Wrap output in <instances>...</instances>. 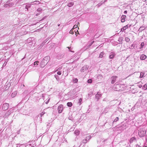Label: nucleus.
<instances>
[{
    "instance_id": "1",
    "label": "nucleus",
    "mask_w": 147,
    "mask_h": 147,
    "mask_svg": "<svg viewBox=\"0 0 147 147\" xmlns=\"http://www.w3.org/2000/svg\"><path fill=\"white\" fill-rule=\"evenodd\" d=\"M146 131L145 129L141 128L138 131V135L140 137L144 136L146 135Z\"/></svg>"
},
{
    "instance_id": "2",
    "label": "nucleus",
    "mask_w": 147,
    "mask_h": 147,
    "mask_svg": "<svg viewBox=\"0 0 147 147\" xmlns=\"http://www.w3.org/2000/svg\"><path fill=\"white\" fill-rule=\"evenodd\" d=\"M89 66L87 65H84L80 69V71L81 72H86L89 68Z\"/></svg>"
},
{
    "instance_id": "3",
    "label": "nucleus",
    "mask_w": 147,
    "mask_h": 147,
    "mask_svg": "<svg viewBox=\"0 0 147 147\" xmlns=\"http://www.w3.org/2000/svg\"><path fill=\"white\" fill-rule=\"evenodd\" d=\"M117 78L118 77L117 76H112L110 78L111 80V83L112 84H114L116 82L117 79Z\"/></svg>"
},
{
    "instance_id": "4",
    "label": "nucleus",
    "mask_w": 147,
    "mask_h": 147,
    "mask_svg": "<svg viewBox=\"0 0 147 147\" xmlns=\"http://www.w3.org/2000/svg\"><path fill=\"white\" fill-rule=\"evenodd\" d=\"M9 107V104L5 103L3 104L2 106V108L4 110H6L8 109Z\"/></svg>"
},
{
    "instance_id": "5",
    "label": "nucleus",
    "mask_w": 147,
    "mask_h": 147,
    "mask_svg": "<svg viewBox=\"0 0 147 147\" xmlns=\"http://www.w3.org/2000/svg\"><path fill=\"white\" fill-rule=\"evenodd\" d=\"M47 63L48 62L42 60L40 63V66L41 67L43 68L47 64Z\"/></svg>"
},
{
    "instance_id": "6",
    "label": "nucleus",
    "mask_w": 147,
    "mask_h": 147,
    "mask_svg": "<svg viewBox=\"0 0 147 147\" xmlns=\"http://www.w3.org/2000/svg\"><path fill=\"white\" fill-rule=\"evenodd\" d=\"M63 105H60L58 106V110L59 113H60L62 112L63 109Z\"/></svg>"
},
{
    "instance_id": "7",
    "label": "nucleus",
    "mask_w": 147,
    "mask_h": 147,
    "mask_svg": "<svg viewBox=\"0 0 147 147\" xmlns=\"http://www.w3.org/2000/svg\"><path fill=\"white\" fill-rule=\"evenodd\" d=\"M113 87V88L115 89V91H117L120 90L119 89L118 87H120V85L118 84H115Z\"/></svg>"
},
{
    "instance_id": "8",
    "label": "nucleus",
    "mask_w": 147,
    "mask_h": 147,
    "mask_svg": "<svg viewBox=\"0 0 147 147\" xmlns=\"http://www.w3.org/2000/svg\"><path fill=\"white\" fill-rule=\"evenodd\" d=\"M102 95L100 94V93L98 92L97 94L95 95L96 98L97 99V101H98L100 98L101 97Z\"/></svg>"
},
{
    "instance_id": "9",
    "label": "nucleus",
    "mask_w": 147,
    "mask_h": 147,
    "mask_svg": "<svg viewBox=\"0 0 147 147\" xmlns=\"http://www.w3.org/2000/svg\"><path fill=\"white\" fill-rule=\"evenodd\" d=\"M11 112L12 111H10V110H8L4 115V117L5 118L7 117L10 114Z\"/></svg>"
},
{
    "instance_id": "10",
    "label": "nucleus",
    "mask_w": 147,
    "mask_h": 147,
    "mask_svg": "<svg viewBox=\"0 0 147 147\" xmlns=\"http://www.w3.org/2000/svg\"><path fill=\"white\" fill-rule=\"evenodd\" d=\"M110 55L109 56V58L110 59H112L116 55L115 53L113 52H111L110 53Z\"/></svg>"
},
{
    "instance_id": "11",
    "label": "nucleus",
    "mask_w": 147,
    "mask_h": 147,
    "mask_svg": "<svg viewBox=\"0 0 147 147\" xmlns=\"http://www.w3.org/2000/svg\"><path fill=\"white\" fill-rule=\"evenodd\" d=\"M147 57L146 56L144 55H142L140 57V59L142 60L145 59Z\"/></svg>"
},
{
    "instance_id": "12",
    "label": "nucleus",
    "mask_w": 147,
    "mask_h": 147,
    "mask_svg": "<svg viewBox=\"0 0 147 147\" xmlns=\"http://www.w3.org/2000/svg\"><path fill=\"white\" fill-rule=\"evenodd\" d=\"M40 3V2L38 1H35L31 3L32 5L38 4Z\"/></svg>"
},
{
    "instance_id": "13",
    "label": "nucleus",
    "mask_w": 147,
    "mask_h": 147,
    "mask_svg": "<svg viewBox=\"0 0 147 147\" xmlns=\"http://www.w3.org/2000/svg\"><path fill=\"white\" fill-rule=\"evenodd\" d=\"M136 138L135 137H133L130 139L129 142L130 143H132L134 141L136 140Z\"/></svg>"
},
{
    "instance_id": "14",
    "label": "nucleus",
    "mask_w": 147,
    "mask_h": 147,
    "mask_svg": "<svg viewBox=\"0 0 147 147\" xmlns=\"http://www.w3.org/2000/svg\"><path fill=\"white\" fill-rule=\"evenodd\" d=\"M123 39V37H120L118 40V41L119 42V43L120 44H122V41Z\"/></svg>"
},
{
    "instance_id": "15",
    "label": "nucleus",
    "mask_w": 147,
    "mask_h": 147,
    "mask_svg": "<svg viewBox=\"0 0 147 147\" xmlns=\"http://www.w3.org/2000/svg\"><path fill=\"white\" fill-rule=\"evenodd\" d=\"M128 28V25L125 26L121 29V31L123 32L124 31L126 30Z\"/></svg>"
},
{
    "instance_id": "16",
    "label": "nucleus",
    "mask_w": 147,
    "mask_h": 147,
    "mask_svg": "<svg viewBox=\"0 0 147 147\" xmlns=\"http://www.w3.org/2000/svg\"><path fill=\"white\" fill-rule=\"evenodd\" d=\"M27 5H26L25 7V8L27 9V10L28 11V9L29 8H30L31 6V5H32L31 4H28V3H26Z\"/></svg>"
},
{
    "instance_id": "17",
    "label": "nucleus",
    "mask_w": 147,
    "mask_h": 147,
    "mask_svg": "<svg viewBox=\"0 0 147 147\" xmlns=\"http://www.w3.org/2000/svg\"><path fill=\"white\" fill-rule=\"evenodd\" d=\"M49 57L48 56H47V57H45L43 60L45 61H47V62H48V61L49 60Z\"/></svg>"
},
{
    "instance_id": "18",
    "label": "nucleus",
    "mask_w": 147,
    "mask_h": 147,
    "mask_svg": "<svg viewBox=\"0 0 147 147\" xmlns=\"http://www.w3.org/2000/svg\"><path fill=\"white\" fill-rule=\"evenodd\" d=\"M74 3L73 2H70L68 4L67 6L69 7H71L74 5Z\"/></svg>"
},
{
    "instance_id": "19",
    "label": "nucleus",
    "mask_w": 147,
    "mask_h": 147,
    "mask_svg": "<svg viewBox=\"0 0 147 147\" xmlns=\"http://www.w3.org/2000/svg\"><path fill=\"white\" fill-rule=\"evenodd\" d=\"M104 54L105 53L103 52H101L100 54L99 57L100 58L103 57H104Z\"/></svg>"
},
{
    "instance_id": "20",
    "label": "nucleus",
    "mask_w": 147,
    "mask_h": 147,
    "mask_svg": "<svg viewBox=\"0 0 147 147\" xmlns=\"http://www.w3.org/2000/svg\"><path fill=\"white\" fill-rule=\"evenodd\" d=\"M9 2V0L4 5V7H9V5H9V4H8Z\"/></svg>"
},
{
    "instance_id": "21",
    "label": "nucleus",
    "mask_w": 147,
    "mask_h": 147,
    "mask_svg": "<svg viewBox=\"0 0 147 147\" xmlns=\"http://www.w3.org/2000/svg\"><path fill=\"white\" fill-rule=\"evenodd\" d=\"M119 117H117L113 121L112 123L113 125V124L115 122H116L117 121H118L119 120Z\"/></svg>"
},
{
    "instance_id": "22",
    "label": "nucleus",
    "mask_w": 147,
    "mask_h": 147,
    "mask_svg": "<svg viewBox=\"0 0 147 147\" xmlns=\"http://www.w3.org/2000/svg\"><path fill=\"white\" fill-rule=\"evenodd\" d=\"M80 133V131L78 130H76L74 131V134L77 136Z\"/></svg>"
},
{
    "instance_id": "23",
    "label": "nucleus",
    "mask_w": 147,
    "mask_h": 147,
    "mask_svg": "<svg viewBox=\"0 0 147 147\" xmlns=\"http://www.w3.org/2000/svg\"><path fill=\"white\" fill-rule=\"evenodd\" d=\"M56 78V80L59 81V76L57 75H55L54 76Z\"/></svg>"
},
{
    "instance_id": "24",
    "label": "nucleus",
    "mask_w": 147,
    "mask_h": 147,
    "mask_svg": "<svg viewBox=\"0 0 147 147\" xmlns=\"http://www.w3.org/2000/svg\"><path fill=\"white\" fill-rule=\"evenodd\" d=\"M88 140L87 139H83L82 141V142L83 143H86L88 142Z\"/></svg>"
},
{
    "instance_id": "25",
    "label": "nucleus",
    "mask_w": 147,
    "mask_h": 147,
    "mask_svg": "<svg viewBox=\"0 0 147 147\" xmlns=\"http://www.w3.org/2000/svg\"><path fill=\"white\" fill-rule=\"evenodd\" d=\"M72 103L71 102H68L67 103V105L68 107H71L72 106Z\"/></svg>"
},
{
    "instance_id": "26",
    "label": "nucleus",
    "mask_w": 147,
    "mask_h": 147,
    "mask_svg": "<svg viewBox=\"0 0 147 147\" xmlns=\"http://www.w3.org/2000/svg\"><path fill=\"white\" fill-rule=\"evenodd\" d=\"M9 4V7H11L12 6H13L14 5V3H8Z\"/></svg>"
},
{
    "instance_id": "27",
    "label": "nucleus",
    "mask_w": 147,
    "mask_h": 147,
    "mask_svg": "<svg viewBox=\"0 0 147 147\" xmlns=\"http://www.w3.org/2000/svg\"><path fill=\"white\" fill-rule=\"evenodd\" d=\"M45 112L44 111H43L41 113H40V118L41 119L42 118H41L42 117V116L45 114Z\"/></svg>"
},
{
    "instance_id": "28",
    "label": "nucleus",
    "mask_w": 147,
    "mask_h": 147,
    "mask_svg": "<svg viewBox=\"0 0 147 147\" xmlns=\"http://www.w3.org/2000/svg\"><path fill=\"white\" fill-rule=\"evenodd\" d=\"M91 136L90 135H89L87 136L86 138V139H87L88 140V141H89V140L91 138Z\"/></svg>"
},
{
    "instance_id": "29",
    "label": "nucleus",
    "mask_w": 147,
    "mask_h": 147,
    "mask_svg": "<svg viewBox=\"0 0 147 147\" xmlns=\"http://www.w3.org/2000/svg\"><path fill=\"white\" fill-rule=\"evenodd\" d=\"M125 40L126 42H128L130 41V39L128 37H126L125 38Z\"/></svg>"
},
{
    "instance_id": "30",
    "label": "nucleus",
    "mask_w": 147,
    "mask_h": 147,
    "mask_svg": "<svg viewBox=\"0 0 147 147\" xmlns=\"http://www.w3.org/2000/svg\"><path fill=\"white\" fill-rule=\"evenodd\" d=\"M135 46L136 45L135 44H132L131 46V49H135Z\"/></svg>"
},
{
    "instance_id": "31",
    "label": "nucleus",
    "mask_w": 147,
    "mask_h": 147,
    "mask_svg": "<svg viewBox=\"0 0 147 147\" xmlns=\"http://www.w3.org/2000/svg\"><path fill=\"white\" fill-rule=\"evenodd\" d=\"M42 9L41 8H39L37 9V11L38 12H40L42 11Z\"/></svg>"
},
{
    "instance_id": "32",
    "label": "nucleus",
    "mask_w": 147,
    "mask_h": 147,
    "mask_svg": "<svg viewBox=\"0 0 147 147\" xmlns=\"http://www.w3.org/2000/svg\"><path fill=\"white\" fill-rule=\"evenodd\" d=\"M126 16L125 15H123L121 17V18H122V19H125L126 18Z\"/></svg>"
},
{
    "instance_id": "33",
    "label": "nucleus",
    "mask_w": 147,
    "mask_h": 147,
    "mask_svg": "<svg viewBox=\"0 0 147 147\" xmlns=\"http://www.w3.org/2000/svg\"><path fill=\"white\" fill-rule=\"evenodd\" d=\"M94 41L92 42L90 45H89L86 48V49H88L93 43Z\"/></svg>"
},
{
    "instance_id": "34",
    "label": "nucleus",
    "mask_w": 147,
    "mask_h": 147,
    "mask_svg": "<svg viewBox=\"0 0 147 147\" xmlns=\"http://www.w3.org/2000/svg\"><path fill=\"white\" fill-rule=\"evenodd\" d=\"M78 80L77 78H76L73 80V82L74 83H76L78 82Z\"/></svg>"
},
{
    "instance_id": "35",
    "label": "nucleus",
    "mask_w": 147,
    "mask_h": 147,
    "mask_svg": "<svg viewBox=\"0 0 147 147\" xmlns=\"http://www.w3.org/2000/svg\"><path fill=\"white\" fill-rule=\"evenodd\" d=\"M37 63H39L38 61H35L34 62V65L36 66L38 65Z\"/></svg>"
},
{
    "instance_id": "36",
    "label": "nucleus",
    "mask_w": 147,
    "mask_h": 147,
    "mask_svg": "<svg viewBox=\"0 0 147 147\" xmlns=\"http://www.w3.org/2000/svg\"><path fill=\"white\" fill-rule=\"evenodd\" d=\"M144 29V28L142 27H141L139 29V30H140V31H142V30H143Z\"/></svg>"
},
{
    "instance_id": "37",
    "label": "nucleus",
    "mask_w": 147,
    "mask_h": 147,
    "mask_svg": "<svg viewBox=\"0 0 147 147\" xmlns=\"http://www.w3.org/2000/svg\"><path fill=\"white\" fill-rule=\"evenodd\" d=\"M144 42H142L141 43V47L140 48L141 49L144 46Z\"/></svg>"
},
{
    "instance_id": "38",
    "label": "nucleus",
    "mask_w": 147,
    "mask_h": 147,
    "mask_svg": "<svg viewBox=\"0 0 147 147\" xmlns=\"http://www.w3.org/2000/svg\"><path fill=\"white\" fill-rule=\"evenodd\" d=\"M88 83H91L92 82V80L91 79H89L88 80Z\"/></svg>"
},
{
    "instance_id": "39",
    "label": "nucleus",
    "mask_w": 147,
    "mask_h": 147,
    "mask_svg": "<svg viewBox=\"0 0 147 147\" xmlns=\"http://www.w3.org/2000/svg\"><path fill=\"white\" fill-rule=\"evenodd\" d=\"M144 75V74L142 73H140V78H142L143 77V76Z\"/></svg>"
},
{
    "instance_id": "40",
    "label": "nucleus",
    "mask_w": 147,
    "mask_h": 147,
    "mask_svg": "<svg viewBox=\"0 0 147 147\" xmlns=\"http://www.w3.org/2000/svg\"><path fill=\"white\" fill-rule=\"evenodd\" d=\"M82 100V99L81 98H80V99L79 100V102H78L80 103V104H81V102Z\"/></svg>"
},
{
    "instance_id": "41",
    "label": "nucleus",
    "mask_w": 147,
    "mask_h": 147,
    "mask_svg": "<svg viewBox=\"0 0 147 147\" xmlns=\"http://www.w3.org/2000/svg\"><path fill=\"white\" fill-rule=\"evenodd\" d=\"M61 74V71H59L57 72V74L58 75H60Z\"/></svg>"
},
{
    "instance_id": "42",
    "label": "nucleus",
    "mask_w": 147,
    "mask_h": 147,
    "mask_svg": "<svg viewBox=\"0 0 147 147\" xmlns=\"http://www.w3.org/2000/svg\"><path fill=\"white\" fill-rule=\"evenodd\" d=\"M125 19H122V18H121V22H125Z\"/></svg>"
},
{
    "instance_id": "43",
    "label": "nucleus",
    "mask_w": 147,
    "mask_h": 147,
    "mask_svg": "<svg viewBox=\"0 0 147 147\" xmlns=\"http://www.w3.org/2000/svg\"><path fill=\"white\" fill-rule=\"evenodd\" d=\"M143 88H144V89L145 90H146L147 89V86H146L145 85H144L143 86Z\"/></svg>"
},
{
    "instance_id": "44",
    "label": "nucleus",
    "mask_w": 147,
    "mask_h": 147,
    "mask_svg": "<svg viewBox=\"0 0 147 147\" xmlns=\"http://www.w3.org/2000/svg\"><path fill=\"white\" fill-rule=\"evenodd\" d=\"M77 27V25L76 24H75L73 28V29H74L75 28H76Z\"/></svg>"
},
{
    "instance_id": "45",
    "label": "nucleus",
    "mask_w": 147,
    "mask_h": 147,
    "mask_svg": "<svg viewBox=\"0 0 147 147\" xmlns=\"http://www.w3.org/2000/svg\"><path fill=\"white\" fill-rule=\"evenodd\" d=\"M69 33H70L71 34H73L74 33V31H73V30H71L69 32Z\"/></svg>"
},
{
    "instance_id": "46",
    "label": "nucleus",
    "mask_w": 147,
    "mask_h": 147,
    "mask_svg": "<svg viewBox=\"0 0 147 147\" xmlns=\"http://www.w3.org/2000/svg\"><path fill=\"white\" fill-rule=\"evenodd\" d=\"M61 69V67H59L55 71H57L59 70H60Z\"/></svg>"
},
{
    "instance_id": "47",
    "label": "nucleus",
    "mask_w": 147,
    "mask_h": 147,
    "mask_svg": "<svg viewBox=\"0 0 147 147\" xmlns=\"http://www.w3.org/2000/svg\"><path fill=\"white\" fill-rule=\"evenodd\" d=\"M127 13V11H126V10H125V11H124V14H126Z\"/></svg>"
},
{
    "instance_id": "48",
    "label": "nucleus",
    "mask_w": 147,
    "mask_h": 147,
    "mask_svg": "<svg viewBox=\"0 0 147 147\" xmlns=\"http://www.w3.org/2000/svg\"><path fill=\"white\" fill-rule=\"evenodd\" d=\"M11 96L12 97H14V95L13 94V93H12L11 94Z\"/></svg>"
},
{
    "instance_id": "49",
    "label": "nucleus",
    "mask_w": 147,
    "mask_h": 147,
    "mask_svg": "<svg viewBox=\"0 0 147 147\" xmlns=\"http://www.w3.org/2000/svg\"><path fill=\"white\" fill-rule=\"evenodd\" d=\"M136 147H141V146L138 145H136Z\"/></svg>"
},
{
    "instance_id": "50",
    "label": "nucleus",
    "mask_w": 147,
    "mask_h": 147,
    "mask_svg": "<svg viewBox=\"0 0 147 147\" xmlns=\"http://www.w3.org/2000/svg\"><path fill=\"white\" fill-rule=\"evenodd\" d=\"M40 14V13H38L36 14V16H38V15H39Z\"/></svg>"
},
{
    "instance_id": "51",
    "label": "nucleus",
    "mask_w": 147,
    "mask_h": 147,
    "mask_svg": "<svg viewBox=\"0 0 147 147\" xmlns=\"http://www.w3.org/2000/svg\"><path fill=\"white\" fill-rule=\"evenodd\" d=\"M19 144L20 145V146H21V145H24V144H17V145H18Z\"/></svg>"
},
{
    "instance_id": "52",
    "label": "nucleus",
    "mask_w": 147,
    "mask_h": 147,
    "mask_svg": "<svg viewBox=\"0 0 147 147\" xmlns=\"http://www.w3.org/2000/svg\"><path fill=\"white\" fill-rule=\"evenodd\" d=\"M100 5H101L100 3H99L97 5V6H98L99 7Z\"/></svg>"
},
{
    "instance_id": "53",
    "label": "nucleus",
    "mask_w": 147,
    "mask_h": 147,
    "mask_svg": "<svg viewBox=\"0 0 147 147\" xmlns=\"http://www.w3.org/2000/svg\"><path fill=\"white\" fill-rule=\"evenodd\" d=\"M78 25H80V23L79 22H78Z\"/></svg>"
},
{
    "instance_id": "54",
    "label": "nucleus",
    "mask_w": 147,
    "mask_h": 147,
    "mask_svg": "<svg viewBox=\"0 0 147 147\" xmlns=\"http://www.w3.org/2000/svg\"><path fill=\"white\" fill-rule=\"evenodd\" d=\"M142 86H140V85L139 86V87L140 88L142 87Z\"/></svg>"
},
{
    "instance_id": "55",
    "label": "nucleus",
    "mask_w": 147,
    "mask_h": 147,
    "mask_svg": "<svg viewBox=\"0 0 147 147\" xmlns=\"http://www.w3.org/2000/svg\"><path fill=\"white\" fill-rule=\"evenodd\" d=\"M5 64L4 63L3 64V66H5Z\"/></svg>"
},
{
    "instance_id": "56",
    "label": "nucleus",
    "mask_w": 147,
    "mask_h": 147,
    "mask_svg": "<svg viewBox=\"0 0 147 147\" xmlns=\"http://www.w3.org/2000/svg\"><path fill=\"white\" fill-rule=\"evenodd\" d=\"M60 26V24H59L58 25V26Z\"/></svg>"
},
{
    "instance_id": "57",
    "label": "nucleus",
    "mask_w": 147,
    "mask_h": 147,
    "mask_svg": "<svg viewBox=\"0 0 147 147\" xmlns=\"http://www.w3.org/2000/svg\"><path fill=\"white\" fill-rule=\"evenodd\" d=\"M67 48H68L69 49L70 48V47H67Z\"/></svg>"
},
{
    "instance_id": "58",
    "label": "nucleus",
    "mask_w": 147,
    "mask_h": 147,
    "mask_svg": "<svg viewBox=\"0 0 147 147\" xmlns=\"http://www.w3.org/2000/svg\"><path fill=\"white\" fill-rule=\"evenodd\" d=\"M25 58V57H24L23 58H22V60L23 59Z\"/></svg>"
},
{
    "instance_id": "59",
    "label": "nucleus",
    "mask_w": 147,
    "mask_h": 147,
    "mask_svg": "<svg viewBox=\"0 0 147 147\" xmlns=\"http://www.w3.org/2000/svg\"><path fill=\"white\" fill-rule=\"evenodd\" d=\"M31 147H34V146H32Z\"/></svg>"
},
{
    "instance_id": "60",
    "label": "nucleus",
    "mask_w": 147,
    "mask_h": 147,
    "mask_svg": "<svg viewBox=\"0 0 147 147\" xmlns=\"http://www.w3.org/2000/svg\"><path fill=\"white\" fill-rule=\"evenodd\" d=\"M144 147H147L146 146H145Z\"/></svg>"
}]
</instances>
